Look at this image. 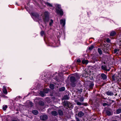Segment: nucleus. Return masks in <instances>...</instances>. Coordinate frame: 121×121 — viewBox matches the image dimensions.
<instances>
[{"label":"nucleus","instance_id":"46","mask_svg":"<svg viewBox=\"0 0 121 121\" xmlns=\"http://www.w3.org/2000/svg\"><path fill=\"white\" fill-rule=\"evenodd\" d=\"M112 121H118L117 120H113Z\"/></svg>","mask_w":121,"mask_h":121},{"label":"nucleus","instance_id":"21","mask_svg":"<svg viewBox=\"0 0 121 121\" xmlns=\"http://www.w3.org/2000/svg\"><path fill=\"white\" fill-rule=\"evenodd\" d=\"M63 99H69L68 96L67 95H65L63 98Z\"/></svg>","mask_w":121,"mask_h":121},{"label":"nucleus","instance_id":"38","mask_svg":"<svg viewBox=\"0 0 121 121\" xmlns=\"http://www.w3.org/2000/svg\"><path fill=\"white\" fill-rule=\"evenodd\" d=\"M76 120L77 121H80V120L77 117L76 118Z\"/></svg>","mask_w":121,"mask_h":121},{"label":"nucleus","instance_id":"1","mask_svg":"<svg viewBox=\"0 0 121 121\" xmlns=\"http://www.w3.org/2000/svg\"><path fill=\"white\" fill-rule=\"evenodd\" d=\"M43 18L45 26H47V23L49 21L48 13V12H45L43 15H42Z\"/></svg>","mask_w":121,"mask_h":121},{"label":"nucleus","instance_id":"9","mask_svg":"<svg viewBox=\"0 0 121 121\" xmlns=\"http://www.w3.org/2000/svg\"><path fill=\"white\" fill-rule=\"evenodd\" d=\"M102 78L103 80L106 79L107 78V76L105 74L102 73L101 75Z\"/></svg>","mask_w":121,"mask_h":121},{"label":"nucleus","instance_id":"26","mask_svg":"<svg viewBox=\"0 0 121 121\" xmlns=\"http://www.w3.org/2000/svg\"><path fill=\"white\" fill-rule=\"evenodd\" d=\"M58 113L60 115H62L63 114L62 112L60 110H58Z\"/></svg>","mask_w":121,"mask_h":121},{"label":"nucleus","instance_id":"37","mask_svg":"<svg viewBox=\"0 0 121 121\" xmlns=\"http://www.w3.org/2000/svg\"><path fill=\"white\" fill-rule=\"evenodd\" d=\"M77 62L78 63H80L81 62V60L79 59H78L77 60Z\"/></svg>","mask_w":121,"mask_h":121},{"label":"nucleus","instance_id":"32","mask_svg":"<svg viewBox=\"0 0 121 121\" xmlns=\"http://www.w3.org/2000/svg\"><path fill=\"white\" fill-rule=\"evenodd\" d=\"M94 46L93 45H91L88 48V49L90 50H91L94 48Z\"/></svg>","mask_w":121,"mask_h":121},{"label":"nucleus","instance_id":"19","mask_svg":"<svg viewBox=\"0 0 121 121\" xmlns=\"http://www.w3.org/2000/svg\"><path fill=\"white\" fill-rule=\"evenodd\" d=\"M98 51L100 54L101 55L102 54V52L100 48H98Z\"/></svg>","mask_w":121,"mask_h":121},{"label":"nucleus","instance_id":"27","mask_svg":"<svg viewBox=\"0 0 121 121\" xmlns=\"http://www.w3.org/2000/svg\"><path fill=\"white\" fill-rule=\"evenodd\" d=\"M53 23V21L52 19H51L50 20L49 22V25L50 26H51Z\"/></svg>","mask_w":121,"mask_h":121},{"label":"nucleus","instance_id":"41","mask_svg":"<svg viewBox=\"0 0 121 121\" xmlns=\"http://www.w3.org/2000/svg\"><path fill=\"white\" fill-rule=\"evenodd\" d=\"M107 105V104L106 103H104L103 104V105L104 106H105L106 105Z\"/></svg>","mask_w":121,"mask_h":121},{"label":"nucleus","instance_id":"17","mask_svg":"<svg viewBox=\"0 0 121 121\" xmlns=\"http://www.w3.org/2000/svg\"><path fill=\"white\" fill-rule=\"evenodd\" d=\"M45 4L47 5L48 6L50 7H52V5L51 4L48 3L46 2L45 3Z\"/></svg>","mask_w":121,"mask_h":121},{"label":"nucleus","instance_id":"25","mask_svg":"<svg viewBox=\"0 0 121 121\" xmlns=\"http://www.w3.org/2000/svg\"><path fill=\"white\" fill-rule=\"evenodd\" d=\"M75 101L76 103L78 105H80L82 104L81 103L77 101L76 100H75Z\"/></svg>","mask_w":121,"mask_h":121},{"label":"nucleus","instance_id":"36","mask_svg":"<svg viewBox=\"0 0 121 121\" xmlns=\"http://www.w3.org/2000/svg\"><path fill=\"white\" fill-rule=\"evenodd\" d=\"M28 11L29 13H30V8H25Z\"/></svg>","mask_w":121,"mask_h":121},{"label":"nucleus","instance_id":"13","mask_svg":"<svg viewBox=\"0 0 121 121\" xmlns=\"http://www.w3.org/2000/svg\"><path fill=\"white\" fill-rule=\"evenodd\" d=\"M82 62L83 64H86L88 63V62L87 60H84L82 61Z\"/></svg>","mask_w":121,"mask_h":121},{"label":"nucleus","instance_id":"7","mask_svg":"<svg viewBox=\"0 0 121 121\" xmlns=\"http://www.w3.org/2000/svg\"><path fill=\"white\" fill-rule=\"evenodd\" d=\"M48 118V116L46 115H43L40 116V119L43 120H45Z\"/></svg>","mask_w":121,"mask_h":121},{"label":"nucleus","instance_id":"20","mask_svg":"<svg viewBox=\"0 0 121 121\" xmlns=\"http://www.w3.org/2000/svg\"><path fill=\"white\" fill-rule=\"evenodd\" d=\"M54 86L53 84H50V88L52 89H54Z\"/></svg>","mask_w":121,"mask_h":121},{"label":"nucleus","instance_id":"45","mask_svg":"<svg viewBox=\"0 0 121 121\" xmlns=\"http://www.w3.org/2000/svg\"><path fill=\"white\" fill-rule=\"evenodd\" d=\"M41 105H44V103L43 102H42V104H41Z\"/></svg>","mask_w":121,"mask_h":121},{"label":"nucleus","instance_id":"22","mask_svg":"<svg viewBox=\"0 0 121 121\" xmlns=\"http://www.w3.org/2000/svg\"><path fill=\"white\" fill-rule=\"evenodd\" d=\"M117 113V114H119L121 112V109H118L116 111Z\"/></svg>","mask_w":121,"mask_h":121},{"label":"nucleus","instance_id":"8","mask_svg":"<svg viewBox=\"0 0 121 121\" xmlns=\"http://www.w3.org/2000/svg\"><path fill=\"white\" fill-rule=\"evenodd\" d=\"M83 77H86L88 76V73L85 71L83 72V73L82 74Z\"/></svg>","mask_w":121,"mask_h":121},{"label":"nucleus","instance_id":"14","mask_svg":"<svg viewBox=\"0 0 121 121\" xmlns=\"http://www.w3.org/2000/svg\"><path fill=\"white\" fill-rule=\"evenodd\" d=\"M112 78L113 80L114 81H118V79L116 77L115 75H113L112 77Z\"/></svg>","mask_w":121,"mask_h":121},{"label":"nucleus","instance_id":"31","mask_svg":"<svg viewBox=\"0 0 121 121\" xmlns=\"http://www.w3.org/2000/svg\"><path fill=\"white\" fill-rule=\"evenodd\" d=\"M3 91L4 94H6L7 93V92L5 89H4Z\"/></svg>","mask_w":121,"mask_h":121},{"label":"nucleus","instance_id":"5","mask_svg":"<svg viewBox=\"0 0 121 121\" xmlns=\"http://www.w3.org/2000/svg\"><path fill=\"white\" fill-rule=\"evenodd\" d=\"M101 68L102 69L108 71H109L110 69V68L109 67L108 68L105 65H102Z\"/></svg>","mask_w":121,"mask_h":121},{"label":"nucleus","instance_id":"44","mask_svg":"<svg viewBox=\"0 0 121 121\" xmlns=\"http://www.w3.org/2000/svg\"><path fill=\"white\" fill-rule=\"evenodd\" d=\"M110 101H112V102H111V103H113L114 101L113 100H110Z\"/></svg>","mask_w":121,"mask_h":121},{"label":"nucleus","instance_id":"24","mask_svg":"<svg viewBox=\"0 0 121 121\" xmlns=\"http://www.w3.org/2000/svg\"><path fill=\"white\" fill-rule=\"evenodd\" d=\"M44 92L41 91L40 93V95L42 97H43L45 96V94Z\"/></svg>","mask_w":121,"mask_h":121},{"label":"nucleus","instance_id":"6","mask_svg":"<svg viewBox=\"0 0 121 121\" xmlns=\"http://www.w3.org/2000/svg\"><path fill=\"white\" fill-rule=\"evenodd\" d=\"M60 23L61 25H62L63 26H64L65 23V19H61L60 20Z\"/></svg>","mask_w":121,"mask_h":121},{"label":"nucleus","instance_id":"12","mask_svg":"<svg viewBox=\"0 0 121 121\" xmlns=\"http://www.w3.org/2000/svg\"><path fill=\"white\" fill-rule=\"evenodd\" d=\"M52 114L54 116H56L58 114V113L56 111H52L51 112Z\"/></svg>","mask_w":121,"mask_h":121},{"label":"nucleus","instance_id":"39","mask_svg":"<svg viewBox=\"0 0 121 121\" xmlns=\"http://www.w3.org/2000/svg\"><path fill=\"white\" fill-rule=\"evenodd\" d=\"M119 41L120 42V48H121V39H120Z\"/></svg>","mask_w":121,"mask_h":121},{"label":"nucleus","instance_id":"2","mask_svg":"<svg viewBox=\"0 0 121 121\" xmlns=\"http://www.w3.org/2000/svg\"><path fill=\"white\" fill-rule=\"evenodd\" d=\"M74 77L72 76L70 78V81L72 82H74L75 81V78H79L78 74L75 73L74 75Z\"/></svg>","mask_w":121,"mask_h":121},{"label":"nucleus","instance_id":"10","mask_svg":"<svg viewBox=\"0 0 121 121\" xmlns=\"http://www.w3.org/2000/svg\"><path fill=\"white\" fill-rule=\"evenodd\" d=\"M84 115V113L82 111L79 112L78 114V116L80 117H81L83 116Z\"/></svg>","mask_w":121,"mask_h":121},{"label":"nucleus","instance_id":"11","mask_svg":"<svg viewBox=\"0 0 121 121\" xmlns=\"http://www.w3.org/2000/svg\"><path fill=\"white\" fill-rule=\"evenodd\" d=\"M106 94L110 96H112L114 95V94L113 92H112L111 91H109L107 92Z\"/></svg>","mask_w":121,"mask_h":121},{"label":"nucleus","instance_id":"35","mask_svg":"<svg viewBox=\"0 0 121 121\" xmlns=\"http://www.w3.org/2000/svg\"><path fill=\"white\" fill-rule=\"evenodd\" d=\"M56 7L57 8H60V7L61 6L60 5H59V4H56Z\"/></svg>","mask_w":121,"mask_h":121},{"label":"nucleus","instance_id":"16","mask_svg":"<svg viewBox=\"0 0 121 121\" xmlns=\"http://www.w3.org/2000/svg\"><path fill=\"white\" fill-rule=\"evenodd\" d=\"M32 113H33L35 115H37L38 113V111L36 110H34L33 111Z\"/></svg>","mask_w":121,"mask_h":121},{"label":"nucleus","instance_id":"34","mask_svg":"<svg viewBox=\"0 0 121 121\" xmlns=\"http://www.w3.org/2000/svg\"><path fill=\"white\" fill-rule=\"evenodd\" d=\"M79 100L81 101L82 102L83 101V99L82 97H81L79 99Z\"/></svg>","mask_w":121,"mask_h":121},{"label":"nucleus","instance_id":"3","mask_svg":"<svg viewBox=\"0 0 121 121\" xmlns=\"http://www.w3.org/2000/svg\"><path fill=\"white\" fill-rule=\"evenodd\" d=\"M56 12L58 14L62 16L63 15V12L60 8H56Z\"/></svg>","mask_w":121,"mask_h":121},{"label":"nucleus","instance_id":"29","mask_svg":"<svg viewBox=\"0 0 121 121\" xmlns=\"http://www.w3.org/2000/svg\"><path fill=\"white\" fill-rule=\"evenodd\" d=\"M94 86V84L93 83H91L89 86V87L90 88H92Z\"/></svg>","mask_w":121,"mask_h":121},{"label":"nucleus","instance_id":"43","mask_svg":"<svg viewBox=\"0 0 121 121\" xmlns=\"http://www.w3.org/2000/svg\"><path fill=\"white\" fill-rule=\"evenodd\" d=\"M12 121H18L17 120H16V119H14Z\"/></svg>","mask_w":121,"mask_h":121},{"label":"nucleus","instance_id":"4","mask_svg":"<svg viewBox=\"0 0 121 121\" xmlns=\"http://www.w3.org/2000/svg\"><path fill=\"white\" fill-rule=\"evenodd\" d=\"M32 17L34 19H35L36 20H39V15L36 13H32Z\"/></svg>","mask_w":121,"mask_h":121},{"label":"nucleus","instance_id":"30","mask_svg":"<svg viewBox=\"0 0 121 121\" xmlns=\"http://www.w3.org/2000/svg\"><path fill=\"white\" fill-rule=\"evenodd\" d=\"M7 108V105L3 106V109L4 110H5Z\"/></svg>","mask_w":121,"mask_h":121},{"label":"nucleus","instance_id":"18","mask_svg":"<svg viewBox=\"0 0 121 121\" xmlns=\"http://www.w3.org/2000/svg\"><path fill=\"white\" fill-rule=\"evenodd\" d=\"M44 92L45 93H48L49 91V89H45L43 90Z\"/></svg>","mask_w":121,"mask_h":121},{"label":"nucleus","instance_id":"15","mask_svg":"<svg viewBox=\"0 0 121 121\" xmlns=\"http://www.w3.org/2000/svg\"><path fill=\"white\" fill-rule=\"evenodd\" d=\"M116 34V33L114 31H112L110 33V35L111 36H114Z\"/></svg>","mask_w":121,"mask_h":121},{"label":"nucleus","instance_id":"23","mask_svg":"<svg viewBox=\"0 0 121 121\" xmlns=\"http://www.w3.org/2000/svg\"><path fill=\"white\" fill-rule=\"evenodd\" d=\"M59 91H64L65 90V87H61L59 89Z\"/></svg>","mask_w":121,"mask_h":121},{"label":"nucleus","instance_id":"28","mask_svg":"<svg viewBox=\"0 0 121 121\" xmlns=\"http://www.w3.org/2000/svg\"><path fill=\"white\" fill-rule=\"evenodd\" d=\"M106 113L107 114L108 116H110L111 115V112L108 111H107L106 112Z\"/></svg>","mask_w":121,"mask_h":121},{"label":"nucleus","instance_id":"42","mask_svg":"<svg viewBox=\"0 0 121 121\" xmlns=\"http://www.w3.org/2000/svg\"><path fill=\"white\" fill-rule=\"evenodd\" d=\"M107 41L108 42H109L110 41V39H107Z\"/></svg>","mask_w":121,"mask_h":121},{"label":"nucleus","instance_id":"33","mask_svg":"<svg viewBox=\"0 0 121 121\" xmlns=\"http://www.w3.org/2000/svg\"><path fill=\"white\" fill-rule=\"evenodd\" d=\"M40 34L42 36H43L44 35V32L43 31H42L41 32Z\"/></svg>","mask_w":121,"mask_h":121},{"label":"nucleus","instance_id":"40","mask_svg":"<svg viewBox=\"0 0 121 121\" xmlns=\"http://www.w3.org/2000/svg\"><path fill=\"white\" fill-rule=\"evenodd\" d=\"M117 50L116 49H115L114 50V53H116L117 52Z\"/></svg>","mask_w":121,"mask_h":121}]
</instances>
